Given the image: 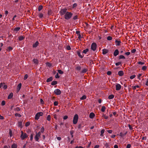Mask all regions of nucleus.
<instances>
[{"label":"nucleus","instance_id":"6ab92c4d","mask_svg":"<svg viewBox=\"0 0 148 148\" xmlns=\"http://www.w3.org/2000/svg\"><path fill=\"white\" fill-rule=\"evenodd\" d=\"M13 93L12 92L9 95H8V99H11L12 98L13 96Z\"/></svg>","mask_w":148,"mask_h":148},{"label":"nucleus","instance_id":"f3484780","mask_svg":"<svg viewBox=\"0 0 148 148\" xmlns=\"http://www.w3.org/2000/svg\"><path fill=\"white\" fill-rule=\"evenodd\" d=\"M18 126L21 128L23 127L22 122L21 121H19L18 123Z\"/></svg>","mask_w":148,"mask_h":148},{"label":"nucleus","instance_id":"09e8293b","mask_svg":"<svg viewBox=\"0 0 148 148\" xmlns=\"http://www.w3.org/2000/svg\"><path fill=\"white\" fill-rule=\"evenodd\" d=\"M30 125V123L29 122H27L25 124V126L26 127H27L29 126Z\"/></svg>","mask_w":148,"mask_h":148},{"label":"nucleus","instance_id":"0e129e2a","mask_svg":"<svg viewBox=\"0 0 148 148\" xmlns=\"http://www.w3.org/2000/svg\"><path fill=\"white\" fill-rule=\"evenodd\" d=\"M128 127H129V128L130 129V130H133V128L131 126V125H130V124H129L128 125Z\"/></svg>","mask_w":148,"mask_h":148},{"label":"nucleus","instance_id":"5fc2aeb1","mask_svg":"<svg viewBox=\"0 0 148 148\" xmlns=\"http://www.w3.org/2000/svg\"><path fill=\"white\" fill-rule=\"evenodd\" d=\"M73 19L75 20L78 19V16L77 15H76L73 17Z\"/></svg>","mask_w":148,"mask_h":148},{"label":"nucleus","instance_id":"7c9ffc66","mask_svg":"<svg viewBox=\"0 0 148 148\" xmlns=\"http://www.w3.org/2000/svg\"><path fill=\"white\" fill-rule=\"evenodd\" d=\"M43 6L41 5H40L39 6L38 8V10L40 11L42 8Z\"/></svg>","mask_w":148,"mask_h":148},{"label":"nucleus","instance_id":"9d476101","mask_svg":"<svg viewBox=\"0 0 148 148\" xmlns=\"http://www.w3.org/2000/svg\"><path fill=\"white\" fill-rule=\"evenodd\" d=\"M39 43L38 41H36L33 44V47L34 48L36 47L39 45Z\"/></svg>","mask_w":148,"mask_h":148},{"label":"nucleus","instance_id":"c85d7f7f","mask_svg":"<svg viewBox=\"0 0 148 148\" xmlns=\"http://www.w3.org/2000/svg\"><path fill=\"white\" fill-rule=\"evenodd\" d=\"M114 97V96L113 95H110L108 97V98L109 99H112Z\"/></svg>","mask_w":148,"mask_h":148},{"label":"nucleus","instance_id":"9b49d317","mask_svg":"<svg viewBox=\"0 0 148 148\" xmlns=\"http://www.w3.org/2000/svg\"><path fill=\"white\" fill-rule=\"evenodd\" d=\"M115 45L116 46H119L120 45L121 42L120 40H116L115 41Z\"/></svg>","mask_w":148,"mask_h":148},{"label":"nucleus","instance_id":"ddd939ff","mask_svg":"<svg viewBox=\"0 0 148 148\" xmlns=\"http://www.w3.org/2000/svg\"><path fill=\"white\" fill-rule=\"evenodd\" d=\"M102 53L103 55H105L108 52V50L106 49H103L102 50Z\"/></svg>","mask_w":148,"mask_h":148},{"label":"nucleus","instance_id":"4be33fe9","mask_svg":"<svg viewBox=\"0 0 148 148\" xmlns=\"http://www.w3.org/2000/svg\"><path fill=\"white\" fill-rule=\"evenodd\" d=\"M18 39L20 41L23 40L25 38V37L22 36H20L18 38Z\"/></svg>","mask_w":148,"mask_h":148},{"label":"nucleus","instance_id":"de8ad7c7","mask_svg":"<svg viewBox=\"0 0 148 148\" xmlns=\"http://www.w3.org/2000/svg\"><path fill=\"white\" fill-rule=\"evenodd\" d=\"M15 116H18V117H21V115L20 114L18 113H16L15 114Z\"/></svg>","mask_w":148,"mask_h":148},{"label":"nucleus","instance_id":"c756f323","mask_svg":"<svg viewBox=\"0 0 148 148\" xmlns=\"http://www.w3.org/2000/svg\"><path fill=\"white\" fill-rule=\"evenodd\" d=\"M13 49V48L11 47H9L7 49V50L8 51H10L12 50Z\"/></svg>","mask_w":148,"mask_h":148},{"label":"nucleus","instance_id":"f257e3e1","mask_svg":"<svg viewBox=\"0 0 148 148\" xmlns=\"http://www.w3.org/2000/svg\"><path fill=\"white\" fill-rule=\"evenodd\" d=\"M73 14L71 12H67L64 15V18L66 20H69Z\"/></svg>","mask_w":148,"mask_h":148},{"label":"nucleus","instance_id":"a19ab883","mask_svg":"<svg viewBox=\"0 0 148 148\" xmlns=\"http://www.w3.org/2000/svg\"><path fill=\"white\" fill-rule=\"evenodd\" d=\"M34 136L33 134H32L30 135V140L31 141H32L33 139V137Z\"/></svg>","mask_w":148,"mask_h":148},{"label":"nucleus","instance_id":"1a4fd4ad","mask_svg":"<svg viewBox=\"0 0 148 148\" xmlns=\"http://www.w3.org/2000/svg\"><path fill=\"white\" fill-rule=\"evenodd\" d=\"M116 90H119L121 88V86L119 84H116Z\"/></svg>","mask_w":148,"mask_h":148},{"label":"nucleus","instance_id":"052dcab7","mask_svg":"<svg viewBox=\"0 0 148 148\" xmlns=\"http://www.w3.org/2000/svg\"><path fill=\"white\" fill-rule=\"evenodd\" d=\"M54 105L55 106H57L58 104V101H55L54 102Z\"/></svg>","mask_w":148,"mask_h":148},{"label":"nucleus","instance_id":"c03bdc74","mask_svg":"<svg viewBox=\"0 0 148 148\" xmlns=\"http://www.w3.org/2000/svg\"><path fill=\"white\" fill-rule=\"evenodd\" d=\"M9 133L10 137H11L12 136V131L10 129L9 130Z\"/></svg>","mask_w":148,"mask_h":148},{"label":"nucleus","instance_id":"6e6d98bb","mask_svg":"<svg viewBox=\"0 0 148 148\" xmlns=\"http://www.w3.org/2000/svg\"><path fill=\"white\" fill-rule=\"evenodd\" d=\"M121 62H119L115 63V65L116 66H119L121 64Z\"/></svg>","mask_w":148,"mask_h":148},{"label":"nucleus","instance_id":"4c0bfd02","mask_svg":"<svg viewBox=\"0 0 148 148\" xmlns=\"http://www.w3.org/2000/svg\"><path fill=\"white\" fill-rule=\"evenodd\" d=\"M112 39V38L110 36H108L107 37V40H111Z\"/></svg>","mask_w":148,"mask_h":148},{"label":"nucleus","instance_id":"a211bd4d","mask_svg":"<svg viewBox=\"0 0 148 148\" xmlns=\"http://www.w3.org/2000/svg\"><path fill=\"white\" fill-rule=\"evenodd\" d=\"M52 80L53 77H51L47 79L46 82H49L51 81Z\"/></svg>","mask_w":148,"mask_h":148},{"label":"nucleus","instance_id":"49530a36","mask_svg":"<svg viewBox=\"0 0 148 148\" xmlns=\"http://www.w3.org/2000/svg\"><path fill=\"white\" fill-rule=\"evenodd\" d=\"M40 132L43 133L44 131V128L43 127H42L40 129Z\"/></svg>","mask_w":148,"mask_h":148},{"label":"nucleus","instance_id":"393cba45","mask_svg":"<svg viewBox=\"0 0 148 148\" xmlns=\"http://www.w3.org/2000/svg\"><path fill=\"white\" fill-rule=\"evenodd\" d=\"M20 29L21 28L20 27H16L14 29V31L16 32H18Z\"/></svg>","mask_w":148,"mask_h":148},{"label":"nucleus","instance_id":"412c9836","mask_svg":"<svg viewBox=\"0 0 148 148\" xmlns=\"http://www.w3.org/2000/svg\"><path fill=\"white\" fill-rule=\"evenodd\" d=\"M33 61L34 63L36 64H37L38 62V60L36 59H34L33 60Z\"/></svg>","mask_w":148,"mask_h":148},{"label":"nucleus","instance_id":"0eeeda50","mask_svg":"<svg viewBox=\"0 0 148 148\" xmlns=\"http://www.w3.org/2000/svg\"><path fill=\"white\" fill-rule=\"evenodd\" d=\"M97 47V45L95 43L93 42L92 43L91 45V49L93 51H95Z\"/></svg>","mask_w":148,"mask_h":148},{"label":"nucleus","instance_id":"cd10ccee","mask_svg":"<svg viewBox=\"0 0 148 148\" xmlns=\"http://www.w3.org/2000/svg\"><path fill=\"white\" fill-rule=\"evenodd\" d=\"M88 51V49H86L84 50L83 51V53L86 54L87 52Z\"/></svg>","mask_w":148,"mask_h":148},{"label":"nucleus","instance_id":"37998d69","mask_svg":"<svg viewBox=\"0 0 148 148\" xmlns=\"http://www.w3.org/2000/svg\"><path fill=\"white\" fill-rule=\"evenodd\" d=\"M102 116L106 119H107L108 118V116H106L104 114H103Z\"/></svg>","mask_w":148,"mask_h":148},{"label":"nucleus","instance_id":"3c124183","mask_svg":"<svg viewBox=\"0 0 148 148\" xmlns=\"http://www.w3.org/2000/svg\"><path fill=\"white\" fill-rule=\"evenodd\" d=\"M5 103V101H3L1 103V105L2 106H4Z\"/></svg>","mask_w":148,"mask_h":148},{"label":"nucleus","instance_id":"aec40b11","mask_svg":"<svg viewBox=\"0 0 148 148\" xmlns=\"http://www.w3.org/2000/svg\"><path fill=\"white\" fill-rule=\"evenodd\" d=\"M127 132H125V133H124V134H123L121 132L120 133L119 136H121V137H123L124 136H125V135H126L127 134Z\"/></svg>","mask_w":148,"mask_h":148},{"label":"nucleus","instance_id":"473e14b6","mask_svg":"<svg viewBox=\"0 0 148 148\" xmlns=\"http://www.w3.org/2000/svg\"><path fill=\"white\" fill-rule=\"evenodd\" d=\"M47 119L48 121H50L51 119L50 115H48L47 117Z\"/></svg>","mask_w":148,"mask_h":148},{"label":"nucleus","instance_id":"69168bd1","mask_svg":"<svg viewBox=\"0 0 148 148\" xmlns=\"http://www.w3.org/2000/svg\"><path fill=\"white\" fill-rule=\"evenodd\" d=\"M131 147V145L130 144H128L126 148H130Z\"/></svg>","mask_w":148,"mask_h":148},{"label":"nucleus","instance_id":"774afa93","mask_svg":"<svg viewBox=\"0 0 148 148\" xmlns=\"http://www.w3.org/2000/svg\"><path fill=\"white\" fill-rule=\"evenodd\" d=\"M68 118V116L66 115L64 116L63 119L64 120H66Z\"/></svg>","mask_w":148,"mask_h":148},{"label":"nucleus","instance_id":"423d86ee","mask_svg":"<svg viewBox=\"0 0 148 148\" xmlns=\"http://www.w3.org/2000/svg\"><path fill=\"white\" fill-rule=\"evenodd\" d=\"M67 9L66 8H64L63 9H61L60 11V13L61 15H63L66 13L67 12Z\"/></svg>","mask_w":148,"mask_h":148},{"label":"nucleus","instance_id":"20e7f679","mask_svg":"<svg viewBox=\"0 0 148 148\" xmlns=\"http://www.w3.org/2000/svg\"><path fill=\"white\" fill-rule=\"evenodd\" d=\"M21 138L22 140H23L25 138H27L28 136L26 133H24L23 131H21Z\"/></svg>","mask_w":148,"mask_h":148},{"label":"nucleus","instance_id":"72a5a7b5","mask_svg":"<svg viewBox=\"0 0 148 148\" xmlns=\"http://www.w3.org/2000/svg\"><path fill=\"white\" fill-rule=\"evenodd\" d=\"M12 148H17V145L15 144H13L11 146Z\"/></svg>","mask_w":148,"mask_h":148},{"label":"nucleus","instance_id":"13d9d810","mask_svg":"<svg viewBox=\"0 0 148 148\" xmlns=\"http://www.w3.org/2000/svg\"><path fill=\"white\" fill-rule=\"evenodd\" d=\"M14 110H15L19 111L21 109L19 107H17L16 108H15L14 109Z\"/></svg>","mask_w":148,"mask_h":148},{"label":"nucleus","instance_id":"f03ea898","mask_svg":"<svg viewBox=\"0 0 148 148\" xmlns=\"http://www.w3.org/2000/svg\"><path fill=\"white\" fill-rule=\"evenodd\" d=\"M41 133L40 132H39L38 133L36 132V135L34 137L35 140L37 142H39V138L40 137Z\"/></svg>","mask_w":148,"mask_h":148},{"label":"nucleus","instance_id":"a18cd8bd","mask_svg":"<svg viewBox=\"0 0 148 148\" xmlns=\"http://www.w3.org/2000/svg\"><path fill=\"white\" fill-rule=\"evenodd\" d=\"M43 14L41 13H40L39 14V17L40 18H42L43 17Z\"/></svg>","mask_w":148,"mask_h":148},{"label":"nucleus","instance_id":"a878e982","mask_svg":"<svg viewBox=\"0 0 148 148\" xmlns=\"http://www.w3.org/2000/svg\"><path fill=\"white\" fill-rule=\"evenodd\" d=\"M139 87H140V86L138 85H137L136 86H133L132 87V89L134 90H135L136 89V88H139Z\"/></svg>","mask_w":148,"mask_h":148},{"label":"nucleus","instance_id":"bb28decb","mask_svg":"<svg viewBox=\"0 0 148 148\" xmlns=\"http://www.w3.org/2000/svg\"><path fill=\"white\" fill-rule=\"evenodd\" d=\"M106 109V108L104 106H102L101 108V111L102 112H104L105 111V110Z\"/></svg>","mask_w":148,"mask_h":148},{"label":"nucleus","instance_id":"4d7b16f0","mask_svg":"<svg viewBox=\"0 0 148 148\" xmlns=\"http://www.w3.org/2000/svg\"><path fill=\"white\" fill-rule=\"evenodd\" d=\"M28 77V75L27 74H25V76H24V79L25 80L26 79L27 77Z\"/></svg>","mask_w":148,"mask_h":148},{"label":"nucleus","instance_id":"864d4df0","mask_svg":"<svg viewBox=\"0 0 148 148\" xmlns=\"http://www.w3.org/2000/svg\"><path fill=\"white\" fill-rule=\"evenodd\" d=\"M76 69H77L78 70H80L81 69V67L79 66H78L76 67Z\"/></svg>","mask_w":148,"mask_h":148},{"label":"nucleus","instance_id":"2f4dec72","mask_svg":"<svg viewBox=\"0 0 148 148\" xmlns=\"http://www.w3.org/2000/svg\"><path fill=\"white\" fill-rule=\"evenodd\" d=\"M86 98V97L85 95H83L80 99L81 100H84Z\"/></svg>","mask_w":148,"mask_h":148},{"label":"nucleus","instance_id":"338daca9","mask_svg":"<svg viewBox=\"0 0 148 148\" xmlns=\"http://www.w3.org/2000/svg\"><path fill=\"white\" fill-rule=\"evenodd\" d=\"M136 49H134L131 51V52L132 53H134L136 52Z\"/></svg>","mask_w":148,"mask_h":148},{"label":"nucleus","instance_id":"b1692460","mask_svg":"<svg viewBox=\"0 0 148 148\" xmlns=\"http://www.w3.org/2000/svg\"><path fill=\"white\" fill-rule=\"evenodd\" d=\"M77 54L78 55V56L81 58H83V56L81 55L80 53V52L79 51H77Z\"/></svg>","mask_w":148,"mask_h":148},{"label":"nucleus","instance_id":"5701e85b","mask_svg":"<svg viewBox=\"0 0 148 148\" xmlns=\"http://www.w3.org/2000/svg\"><path fill=\"white\" fill-rule=\"evenodd\" d=\"M58 82L57 81H53L51 82V85L53 86L57 84Z\"/></svg>","mask_w":148,"mask_h":148},{"label":"nucleus","instance_id":"680f3d73","mask_svg":"<svg viewBox=\"0 0 148 148\" xmlns=\"http://www.w3.org/2000/svg\"><path fill=\"white\" fill-rule=\"evenodd\" d=\"M77 6V4L76 3H74L73 5L72 8H74L76 7Z\"/></svg>","mask_w":148,"mask_h":148},{"label":"nucleus","instance_id":"603ef678","mask_svg":"<svg viewBox=\"0 0 148 148\" xmlns=\"http://www.w3.org/2000/svg\"><path fill=\"white\" fill-rule=\"evenodd\" d=\"M142 75V74H139L137 76H138V79H139L140 80V79H141L140 78V77Z\"/></svg>","mask_w":148,"mask_h":148},{"label":"nucleus","instance_id":"39448f33","mask_svg":"<svg viewBox=\"0 0 148 148\" xmlns=\"http://www.w3.org/2000/svg\"><path fill=\"white\" fill-rule=\"evenodd\" d=\"M43 113L42 112H39L37 113L35 116V119L38 120L40 116H42Z\"/></svg>","mask_w":148,"mask_h":148},{"label":"nucleus","instance_id":"6e6552de","mask_svg":"<svg viewBox=\"0 0 148 148\" xmlns=\"http://www.w3.org/2000/svg\"><path fill=\"white\" fill-rule=\"evenodd\" d=\"M54 92L56 95H59L61 94V92L59 89H57L54 90Z\"/></svg>","mask_w":148,"mask_h":148},{"label":"nucleus","instance_id":"58836bf2","mask_svg":"<svg viewBox=\"0 0 148 148\" xmlns=\"http://www.w3.org/2000/svg\"><path fill=\"white\" fill-rule=\"evenodd\" d=\"M47 65L49 67H50L51 66V63L48 62L46 63Z\"/></svg>","mask_w":148,"mask_h":148},{"label":"nucleus","instance_id":"e2e57ef3","mask_svg":"<svg viewBox=\"0 0 148 148\" xmlns=\"http://www.w3.org/2000/svg\"><path fill=\"white\" fill-rule=\"evenodd\" d=\"M59 76L58 74L57 73L55 75V77L56 78H59Z\"/></svg>","mask_w":148,"mask_h":148},{"label":"nucleus","instance_id":"ea45409f","mask_svg":"<svg viewBox=\"0 0 148 148\" xmlns=\"http://www.w3.org/2000/svg\"><path fill=\"white\" fill-rule=\"evenodd\" d=\"M147 66H144L142 67V69L143 71H145L147 69Z\"/></svg>","mask_w":148,"mask_h":148},{"label":"nucleus","instance_id":"dca6fc26","mask_svg":"<svg viewBox=\"0 0 148 148\" xmlns=\"http://www.w3.org/2000/svg\"><path fill=\"white\" fill-rule=\"evenodd\" d=\"M123 74V72L122 71H119L118 72V74L120 76H122Z\"/></svg>","mask_w":148,"mask_h":148},{"label":"nucleus","instance_id":"4468645a","mask_svg":"<svg viewBox=\"0 0 148 148\" xmlns=\"http://www.w3.org/2000/svg\"><path fill=\"white\" fill-rule=\"evenodd\" d=\"M95 116V114L92 112H91L89 114V117L90 119H93Z\"/></svg>","mask_w":148,"mask_h":148},{"label":"nucleus","instance_id":"2eb2a0df","mask_svg":"<svg viewBox=\"0 0 148 148\" xmlns=\"http://www.w3.org/2000/svg\"><path fill=\"white\" fill-rule=\"evenodd\" d=\"M22 84L21 83H19L17 86V91L18 92L21 88Z\"/></svg>","mask_w":148,"mask_h":148},{"label":"nucleus","instance_id":"bf43d9fd","mask_svg":"<svg viewBox=\"0 0 148 148\" xmlns=\"http://www.w3.org/2000/svg\"><path fill=\"white\" fill-rule=\"evenodd\" d=\"M66 49L67 50H70L71 49V48L69 46H67L66 47Z\"/></svg>","mask_w":148,"mask_h":148},{"label":"nucleus","instance_id":"7ed1b4c3","mask_svg":"<svg viewBox=\"0 0 148 148\" xmlns=\"http://www.w3.org/2000/svg\"><path fill=\"white\" fill-rule=\"evenodd\" d=\"M78 119V116L77 114H75L73 118V123L74 124H76L77 122Z\"/></svg>","mask_w":148,"mask_h":148},{"label":"nucleus","instance_id":"8fccbe9b","mask_svg":"<svg viewBox=\"0 0 148 148\" xmlns=\"http://www.w3.org/2000/svg\"><path fill=\"white\" fill-rule=\"evenodd\" d=\"M135 77H136V75H131V76H130V78L131 79H134V78Z\"/></svg>","mask_w":148,"mask_h":148},{"label":"nucleus","instance_id":"e433bc0d","mask_svg":"<svg viewBox=\"0 0 148 148\" xmlns=\"http://www.w3.org/2000/svg\"><path fill=\"white\" fill-rule=\"evenodd\" d=\"M58 73L60 74H63V72L61 70H58Z\"/></svg>","mask_w":148,"mask_h":148},{"label":"nucleus","instance_id":"79ce46f5","mask_svg":"<svg viewBox=\"0 0 148 148\" xmlns=\"http://www.w3.org/2000/svg\"><path fill=\"white\" fill-rule=\"evenodd\" d=\"M125 59V58L124 57V56L123 55H121L119 57V59Z\"/></svg>","mask_w":148,"mask_h":148},{"label":"nucleus","instance_id":"c9c22d12","mask_svg":"<svg viewBox=\"0 0 148 148\" xmlns=\"http://www.w3.org/2000/svg\"><path fill=\"white\" fill-rule=\"evenodd\" d=\"M87 69H83L82 70V73H85L87 72Z\"/></svg>","mask_w":148,"mask_h":148},{"label":"nucleus","instance_id":"f704fd0d","mask_svg":"<svg viewBox=\"0 0 148 148\" xmlns=\"http://www.w3.org/2000/svg\"><path fill=\"white\" fill-rule=\"evenodd\" d=\"M52 11L51 10H49L48 11V14L49 15H51L52 14Z\"/></svg>","mask_w":148,"mask_h":148},{"label":"nucleus","instance_id":"f8f14e48","mask_svg":"<svg viewBox=\"0 0 148 148\" xmlns=\"http://www.w3.org/2000/svg\"><path fill=\"white\" fill-rule=\"evenodd\" d=\"M119 54V51L118 49H116L114 53V55L115 56H116L117 55H118Z\"/></svg>","mask_w":148,"mask_h":148}]
</instances>
